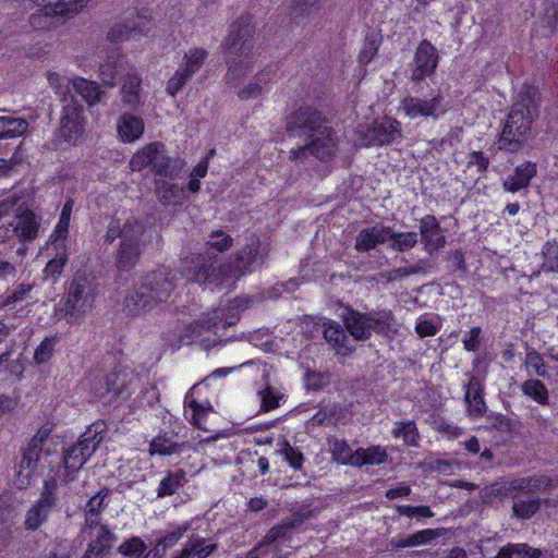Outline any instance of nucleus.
I'll return each instance as SVG.
<instances>
[{
	"instance_id": "obj_1",
	"label": "nucleus",
	"mask_w": 558,
	"mask_h": 558,
	"mask_svg": "<svg viewBox=\"0 0 558 558\" xmlns=\"http://www.w3.org/2000/svg\"><path fill=\"white\" fill-rule=\"evenodd\" d=\"M228 246H206L204 252L192 253L183 258L189 272H193L199 282L223 283L225 280L238 279L262 265L263 256L258 246H243L231 260L222 263L225 248Z\"/></svg>"
},
{
	"instance_id": "obj_2",
	"label": "nucleus",
	"mask_w": 558,
	"mask_h": 558,
	"mask_svg": "<svg viewBox=\"0 0 558 558\" xmlns=\"http://www.w3.org/2000/svg\"><path fill=\"white\" fill-rule=\"evenodd\" d=\"M174 276L167 268H159L145 276L140 286L124 298L122 311L126 316H140L166 302L174 289Z\"/></svg>"
},
{
	"instance_id": "obj_3",
	"label": "nucleus",
	"mask_w": 558,
	"mask_h": 558,
	"mask_svg": "<svg viewBox=\"0 0 558 558\" xmlns=\"http://www.w3.org/2000/svg\"><path fill=\"white\" fill-rule=\"evenodd\" d=\"M299 118L306 143L302 148L292 149L291 157L298 159L304 151H308L320 160H329L335 157L338 151L339 140L328 121L319 112L312 109L301 110Z\"/></svg>"
},
{
	"instance_id": "obj_4",
	"label": "nucleus",
	"mask_w": 558,
	"mask_h": 558,
	"mask_svg": "<svg viewBox=\"0 0 558 558\" xmlns=\"http://www.w3.org/2000/svg\"><path fill=\"white\" fill-rule=\"evenodd\" d=\"M254 25L251 17H241L233 23L230 27L229 35L226 39L228 83L236 85L239 78L253 69L254 57L253 50V35Z\"/></svg>"
},
{
	"instance_id": "obj_5",
	"label": "nucleus",
	"mask_w": 558,
	"mask_h": 558,
	"mask_svg": "<svg viewBox=\"0 0 558 558\" xmlns=\"http://www.w3.org/2000/svg\"><path fill=\"white\" fill-rule=\"evenodd\" d=\"M536 101L531 99L527 104L522 99L513 106L497 142L498 148L510 153L521 149L525 135L530 131L532 121L536 116Z\"/></svg>"
},
{
	"instance_id": "obj_6",
	"label": "nucleus",
	"mask_w": 558,
	"mask_h": 558,
	"mask_svg": "<svg viewBox=\"0 0 558 558\" xmlns=\"http://www.w3.org/2000/svg\"><path fill=\"white\" fill-rule=\"evenodd\" d=\"M107 425L104 421H96L87 427L76 444L71 446L63 456L64 478L72 481L74 474L81 470L85 462L94 454L105 438Z\"/></svg>"
},
{
	"instance_id": "obj_7",
	"label": "nucleus",
	"mask_w": 558,
	"mask_h": 558,
	"mask_svg": "<svg viewBox=\"0 0 558 558\" xmlns=\"http://www.w3.org/2000/svg\"><path fill=\"white\" fill-rule=\"evenodd\" d=\"M343 322L350 335L359 341L371 338L373 331L381 335L397 331L396 319L390 310L369 313L350 310L343 316Z\"/></svg>"
},
{
	"instance_id": "obj_8",
	"label": "nucleus",
	"mask_w": 558,
	"mask_h": 558,
	"mask_svg": "<svg viewBox=\"0 0 558 558\" xmlns=\"http://www.w3.org/2000/svg\"><path fill=\"white\" fill-rule=\"evenodd\" d=\"M229 307L215 308L204 314L199 319L194 320L185 327L184 332L180 337L181 342L183 344L198 342L204 349L208 350L216 344L217 339L204 337L205 332H209L219 326L226 328L235 324L238 318L235 314L229 316Z\"/></svg>"
},
{
	"instance_id": "obj_9",
	"label": "nucleus",
	"mask_w": 558,
	"mask_h": 558,
	"mask_svg": "<svg viewBox=\"0 0 558 558\" xmlns=\"http://www.w3.org/2000/svg\"><path fill=\"white\" fill-rule=\"evenodd\" d=\"M94 302V289L89 279L75 276L68 287L61 312L69 323H78L92 310Z\"/></svg>"
},
{
	"instance_id": "obj_10",
	"label": "nucleus",
	"mask_w": 558,
	"mask_h": 558,
	"mask_svg": "<svg viewBox=\"0 0 558 558\" xmlns=\"http://www.w3.org/2000/svg\"><path fill=\"white\" fill-rule=\"evenodd\" d=\"M399 109L412 120L417 118L436 120L448 111L449 105L444 95L437 93L429 99L407 96L400 101Z\"/></svg>"
},
{
	"instance_id": "obj_11",
	"label": "nucleus",
	"mask_w": 558,
	"mask_h": 558,
	"mask_svg": "<svg viewBox=\"0 0 558 558\" xmlns=\"http://www.w3.org/2000/svg\"><path fill=\"white\" fill-rule=\"evenodd\" d=\"M129 374L125 372H111L99 378H96L90 387L95 399L104 404L114 402L122 395H130L126 388Z\"/></svg>"
},
{
	"instance_id": "obj_12",
	"label": "nucleus",
	"mask_w": 558,
	"mask_h": 558,
	"mask_svg": "<svg viewBox=\"0 0 558 558\" xmlns=\"http://www.w3.org/2000/svg\"><path fill=\"white\" fill-rule=\"evenodd\" d=\"M402 136L401 123L392 118L384 117L373 123L372 130L362 138L363 145L388 144Z\"/></svg>"
},
{
	"instance_id": "obj_13",
	"label": "nucleus",
	"mask_w": 558,
	"mask_h": 558,
	"mask_svg": "<svg viewBox=\"0 0 558 558\" xmlns=\"http://www.w3.org/2000/svg\"><path fill=\"white\" fill-rule=\"evenodd\" d=\"M413 62L411 80L420 82L435 72L438 64L437 49L430 43L422 41L415 51Z\"/></svg>"
},
{
	"instance_id": "obj_14",
	"label": "nucleus",
	"mask_w": 558,
	"mask_h": 558,
	"mask_svg": "<svg viewBox=\"0 0 558 558\" xmlns=\"http://www.w3.org/2000/svg\"><path fill=\"white\" fill-rule=\"evenodd\" d=\"M56 505V496L46 485L40 498L28 509L24 525L26 530H38L49 518Z\"/></svg>"
},
{
	"instance_id": "obj_15",
	"label": "nucleus",
	"mask_w": 558,
	"mask_h": 558,
	"mask_svg": "<svg viewBox=\"0 0 558 558\" xmlns=\"http://www.w3.org/2000/svg\"><path fill=\"white\" fill-rule=\"evenodd\" d=\"M90 0H32L46 17H72Z\"/></svg>"
},
{
	"instance_id": "obj_16",
	"label": "nucleus",
	"mask_w": 558,
	"mask_h": 558,
	"mask_svg": "<svg viewBox=\"0 0 558 558\" xmlns=\"http://www.w3.org/2000/svg\"><path fill=\"white\" fill-rule=\"evenodd\" d=\"M60 132L65 141H76L84 132L83 107L80 105H66L60 121Z\"/></svg>"
},
{
	"instance_id": "obj_17",
	"label": "nucleus",
	"mask_w": 558,
	"mask_h": 558,
	"mask_svg": "<svg viewBox=\"0 0 558 558\" xmlns=\"http://www.w3.org/2000/svg\"><path fill=\"white\" fill-rule=\"evenodd\" d=\"M150 32L148 22L141 16L128 23H119L110 28L108 38L111 41L136 39L147 36Z\"/></svg>"
},
{
	"instance_id": "obj_18",
	"label": "nucleus",
	"mask_w": 558,
	"mask_h": 558,
	"mask_svg": "<svg viewBox=\"0 0 558 558\" xmlns=\"http://www.w3.org/2000/svg\"><path fill=\"white\" fill-rule=\"evenodd\" d=\"M144 130V120L133 113H122L117 120L118 137L123 143H134L138 141Z\"/></svg>"
},
{
	"instance_id": "obj_19",
	"label": "nucleus",
	"mask_w": 558,
	"mask_h": 558,
	"mask_svg": "<svg viewBox=\"0 0 558 558\" xmlns=\"http://www.w3.org/2000/svg\"><path fill=\"white\" fill-rule=\"evenodd\" d=\"M163 151V144L153 142L138 149L130 159L129 166L132 171H142L147 167H151L155 172V165L159 161Z\"/></svg>"
},
{
	"instance_id": "obj_20",
	"label": "nucleus",
	"mask_w": 558,
	"mask_h": 558,
	"mask_svg": "<svg viewBox=\"0 0 558 558\" xmlns=\"http://www.w3.org/2000/svg\"><path fill=\"white\" fill-rule=\"evenodd\" d=\"M11 227L14 239L20 242L34 241L39 229L36 216L29 210L21 211L11 222Z\"/></svg>"
},
{
	"instance_id": "obj_21",
	"label": "nucleus",
	"mask_w": 558,
	"mask_h": 558,
	"mask_svg": "<svg viewBox=\"0 0 558 558\" xmlns=\"http://www.w3.org/2000/svg\"><path fill=\"white\" fill-rule=\"evenodd\" d=\"M324 337L340 355H349L354 350L352 341L345 330L336 322L324 324Z\"/></svg>"
},
{
	"instance_id": "obj_22",
	"label": "nucleus",
	"mask_w": 558,
	"mask_h": 558,
	"mask_svg": "<svg viewBox=\"0 0 558 558\" xmlns=\"http://www.w3.org/2000/svg\"><path fill=\"white\" fill-rule=\"evenodd\" d=\"M44 447L28 441L26 448L23 450L22 460L19 465V478L21 486L28 483L32 474L37 469Z\"/></svg>"
},
{
	"instance_id": "obj_23",
	"label": "nucleus",
	"mask_w": 558,
	"mask_h": 558,
	"mask_svg": "<svg viewBox=\"0 0 558 558\" xmlns=\"http://www.w3.org/2000/svg\"><path fill=\"white\" fill-rule=\"evenodd\" d=\"M124 56L119 50L107 53L105 60L99 64V78L105 86L113 87L117 76L124 65Z\"/></svg>"
},
{
	"instance_id": "obj_24",
	"label": "nucleus",
	"mask_w": 558,
	"mask_h": 558,
	"mask_svg": "<svg viewBox=\"0 0 558 558\" xmlns=\"http://www.w3.org/2000/svg\"><path fill=\"white\" fill-rule=\"evenodd\" d=\"M536 165L531 161H525L514 169L512 175L504 180L502 187L507 192L515 193L526 187L536 175Z\"/></svg>"
},
{
	"instance_id": "obj_25",
	"label": "nucleus",
	"mask_w": 558,
	"mask_h": 558,
	"mask_svg": "<svg viewBox=\"0 0 558 558\" xmlns=\"http://www.w3.org/2000/svg\"><path fill=\"white\" fill-rule=\"evenodd\" d=\"M216 548L217 544L214 541L198 534H192L177 558H206Z\"/></svg>"
},
{
	"instance_id": "obj_26",
	"label": "nucleus",
	"mask_w": 558,
	"mask_h": 558,
	"mask_svg": "<svg viewBox=\"0 0 558 558\" xmlns=\"http://www.w3.org/2000/svg\"><path fill=\"white\" fill-rule=\"evenodd\" d=\"M114 541V534L107 526L97 527L83 558H105Z\"/></svg>"
},
{
	"instance_id": "obj_27",
	"label": "nucleus",
	"mask_w": 558,
	"mask_h": 558,
	"mask_svg": "<svg viewBox=\"0 0 558 558\" xmlns=\"http://www.w3.org/2000/svg\"><path fill=\"white\" fill-rule=\"evenodd\" d=\"M465 401L470 415L478 417L485 413L486 404L483 398V385L477 376L470 377L466 385Z\"/></svg>"
},
{
	"instance_id": "obj_28",
	"label": "nucleus",
	"mask_w": 558,
	"mask_h": 558,
	"mask_svg": "<svg viewBox=\"0 0 558 558\" xmlns=\"http://www.w3.org/2000/svg\"><path fill=\"white\" fill-rule=\"evenodd\" d=\"M270 81V71H259L247 83L239 87L238 97L241 100L255 99L262 95L264 89L269 85Z\"/></svg>"
},
{
	"instance_id": "obj_29",
	"label": "nucleus",
	"mask_w": 558,
	"mask_h": 558,
	"mask_svg": "<svg viewBox=\"0 0 558 558\" xmlns=\"http://www.w3.org/2000/svg\"><path fill=\"white\" fill-rule=\"evenodd\" d=\"M387 451L381 446L359 448L355 450L353 466L361 468L363 465H378L384 463L387 460Z\"/></svg>"
},
{
	"instance_id": "obj_30",
	"label": "nucleus",
	"mask_w": 558,
	"mask_h": 558,
	"mask_svg": "<svg viewBox=\"0 0 558 558\" xmlns=\"http://www.w3.org/2000/svg\"><path fill=\"white\" fill-rule=\"evenodd\" d=\"M72 88L80 94L89 106H94L100 101L104 94L98 83L78 76L72 78Z\"/></svg>"
},
{
	"instance_id": "obj_31",
	"label": "nucleus",
	"mask_w": 558,
	"mask_h": 558,
	"mask_svg": "<svg viewBox=\"0 0 558 558\" xmlns=\"http://www.w3.org/2000/svg\"><path fill=\"white\" fill-rule=\"evenodd\" d=\"M156 190L159 199L166 205H182L185 199L184 189L177 183L158 180L156 181Z\"/></svg>"
},
{
	"instance_id": "obj_32",
	"label": "nucleus",
	"mask_w": 558,
	"mask_h": 558,
	"mask_svg": "<svg viewBox=\"0 0 558 558\" xmlns=\"http://www.w3.org/2000/svg\"><path fill=\"white\" fill-rule=\"evenodd\" d=\"M440 536L439 530H423L407 537H393L390 545L395 548L414 547L426 544Z\"/></svg>"
},
{
	"instance_id": "obj_33",
	"label": "nucleus",
	"mask_w": 558,
	"mask_h": 558,
	"mask_svg": "<svg viewBox=\"0 0 558 558\" xmlns=\"http://www.w3.org/2000/svg\"><path fill=\"white\" fill-rule=\"evenodd\" d=\"M141 84L142 78L137 73L128 74L123 82L121 88L122 100L131 108H135L140 105Z\"/></svg>"
},
{
	"instance_id": "obj_34",
	"label": "nucleus",
	"mask_w": 558,
	"mask_h": 558,
	"mask_svg": "<svg viewBox=\"0 0 558 558\" xmlns=\"http://www.w3.org/2000/svg\"><path fill=\"white\" fill-rule=\"evenodd\" d=\"M391 240H395L393 232L377 225L362 230L356 239V244H384Z\"/></svg>"
},
{
	"instance_id": "obj_35",
	"label": "nucleus",
	"mask_w": 558,
	"mask_h": 558,
	"mask_svg": "<svg viewBox=\"0 0 558 558\" xmlns=\"http://www.w3.org/2000/svg\"><path fill=\"white\" fill-rule=\"evenodd\" d=\"M420 230L422 240L425 241L426 244H442L445 242L444 232L434 216L427 215L422 218Z\"/></svg>"
},
{
	"instance_id": "obj_36",
	"label": "nucleus",
	"mask_w": 558,
	"mask_h": 558,
	"mask_svg": "<svg viewBox=\"0 0 558 558\" xmlns=\"http://www.w3.org/2000/svg\"><path fill=\"white\" fill-rule=\"evenodd\" d=\"M329 451L332 459L341 464H349L353 466L355 460V451H352L349 444L338 437L328 438Z\"/></svg>"
},
{
	"instance_id": "obj_37",
	"label": "nucleus",
	"mask_w": 558,
	"mask_h": 558,
	"mask_svg": "<svg viewBox=\"0 0 558 558\" xmlns=\"http://www.w3.org/2000/svg\"><path fill=\"white\" fill-rule=\"evenodd\" d=\"M207 56L208 52L204 48H190L184 53L180 68L192 77L203 66Z\"/></svg>"
},
{
	"instance_id": "obj_38",
	"label": "nucleus",
	"mask_w": 558,
	"mask_h": 558,
	"mask_svg": "<svg viewBox=\"0 0 558 558\" xmlns=\"http://www.w3.org/2000/svg\"><path fill=\"white\" fill-rule=\"evenodd\" d=\"M141 256L138 246H119L116 252V267L119 272L130 271Z\"/></svg>"
},
{
	"instance_id": "obj_39",
	"label": "nucleus",
	"mask_w": 558,
	"mask_h": 558,
	"mask_svg": "<svg viewBox=\"0 0 558 558\" xmlns=\"http://www.w3.org/2000/svg\"><path fill=\"white\" fill-rule=\"evenodd\" d=\"M185 161L180 158H171L162 151L159 161L155 165V174L175 179L185 167Z\"/></svg>"
},
{
	"instance_id": "obj_40",
	"label": "nucleus",
	"mask_w": 558,
	"mask_h": 558,
	"mask_svg": "<svg viewBox=\"0 0 558 558\" xmlns=\"http://www.w3.org/2000/svg\"><path fill=\"white\" fill-rule=\"evenodd\" d=\"M184 481L185 472L183 470L168 472L167 475L160 481L159 487L157 489V496L159 498H163L166 496L175 494L177 490L183 486Z\"/></svg>"
},
{
	"instance_id": "obj_41",
	"label": "nucleus",
	"mask_w": 558,
	"mask_h": 558,
	"mask_svg": "<svg viewBox=\"0 0 558 558\" xmlns=\"http://www.w3.org/2000/svg\"><path fill=\"white\" fill-rule=\"evenodd\" d=\"M1 138H13L23 135L28 129V122L17 117H0Z\"/></svg>"
},
{
	"instance_id": "obj_42",
	"label": "nucleus",
	"mask_w": 558,
	"mask_h": 558,
	"mask_svg": "<svg viewBox=\"0 0 558 558\" xmlns=\"http://www.w3.org/2000/svg\"><path fill=\"white\" fill-rule=\"evenodd\" d=\"M496 558H542V550L526 544H509L500 549Z\"/></svg>"
},
{
	"instance_id": "obj_43",
	"label": "nucleus",
	"mask_w": 558,
	"mask_h": 558,
	"mask_svg": "<svg viewBox=\"0 0 558 558\" xmlns=\"http://www.w3.org/2000/svg\"><path fill=\"white\" fill-rule=\"evenodd\" d=\"M522 392L542 405L548 404L549 396L546 386L536 379H527L521 386Z\"/></svg>"
},
{
	"instance_id": "obj_44",
	"label": "nucleus",
	"mask_w": 558,
	"mask_h": 558,
	"mask_svg": "<svg viewBox=\"0 0 558 558\" xmlns=\"http://www.w3.org/2000/svg\"><path fill=\"white\" fill-rule=\"evenodd\" d=\"M257 395L260 399V411L263 412H269L279 408L280 401L284 397L282 392L268 384L265 388L259 389Z\"/></svg>"
},
{
	"instance_id": "obj_45",
	"label": "nucleus",
	"mask_w": 558,
	"mask_h": 558,
	"mask_svg": "<svg viewBox=\"0 0 558 558\" xmlns=\"http://www.w3.org/2000/svg\"><path fill=\"white\" fill-rule=\"evenodd\" d=\"M191 530V523L171 524L158 539L167 549L173 547Z\"/></svg>"
},
{
	"instance_id": "obj_46",
	"label": "nucleus",
	"mask_w": 558,
	"mask_h": 558,
	"mask_svg": "<svg viewBox=\"0 0 558 558\" xmlns=\"http://www.w3.org/2000/svg\"><path fill=\"white\" fill-rule=\"evenodd\" d=\"M392 435L396 438H402L404 444L409 446H416L418 439V430L414 422H400L396 424L392 429Z\"/></svg>"
},
{
	"instance_id": "obj_47",
	"label": "nucleus",
	"mask_w": 558,
	"mask_h": 558,
	"mask_svg": "<svg viewBox=\"0 0 558 558\" xmlns=\"http://www.w3.org/2000/svg\"><path fill=\"white\" fill-rule=\"evenodd\" d=\"M183 444L171 441L166 436L155 437L149 445L150 454L170 456L180 451Z\"/></svg>"
},
{
	"instance_id": "obj_48",
	"label": "nucleus",
	"mask_w": 558,
	"mask_h": 558,
	"mask_svg": "<svg viewBox=\"0 0 558 558\" xmlns=\"http://www.w3.org/2000/svg\"><path fill=\"white\" fill-rule=\"evenodd\" d=\"M66 262L68 254L65 253V251L63 250L61 252H58L56 256L47 263L44 269L45 278H51L53 281H56L62 272Z\"/></svg>"
},
{
	"instance_id": "obj_49",
	"label": "nucleus",
	"mask_w": 558,
	"mask_h": 558,
	"mask_svg": "<svg viewBox=\"0 0 558 558\" xmlns=\"http://www.w3.org/2000/svg\"><path fill=\"white\" fill-rule=\"evenodd\" d=\"M145 550L146 545L140 537H132L119 546V553L130 558H143Z\"/></svg>"
},
{
	"instance_id": "obj_50",
	"label": "nucleus",
	"mask_w": 558,
	"mask_h": 558,
	"mask_svg": "<svg viewBox=\"0 0 558 558\" xmlns=\"http://www.w3.org/2000/svg\"><path fill=\"white\" fill-rule=\"evenodd\" d=\"M541 507V500L538 498L521 500L518 499L513 502L514 514L522 519H530L533 517Z\"/></svg>"
},
{
	"instance_id": "obj_51",
	"label": "nucleus",
	"mask_w": 558,
	"mask_h": 558,
	"mask_svg": "<svg viewBox=\"0 0 558 558\" xmlns=\"http://www.w3.org/2000/svg\"><path fill=\"white\" fill-rule=\"evenodd\" d=\"M189 408L192 410V424L199 429L208 430L204 426V420L208 412L213 411V408L209 403L201 404L195 400H191L189 402Z\"/></svg>"
},
{
	"instance_id": "obj_52",
	"label": "nucleus",
	"mask_w": 558,
	"mask_h": 558,
	"mask_svg": "<svg viewBox=\"0 0 558 558\" xmlns=\"http://www.w3.org/2000/svg\"><path fill=\"white\" fill-rule=\"evenodd\" d=\"M48 82L54 93L62 97H65L72 87V80L54 72L48 74Z\"/></svg>"
},
{
	"instance_id": "obj_53",
	"label": "nucleus",
	"mask_w": 558,
	"mask_h": 558,
	"mask_svg": "<svg viewBox=\"0 0 558 558\" xmlns=\"http://www.w3.org/2000/svg\"><path fill=\"white\" fill-rule=\"evenodd\" d=\"M143 233L142 226L134 219H128L123 226H121L120 235L121 244H126L138 239Z\"/></svg>"
},
{
	"instance_id": "obj_54",
	"label": "nucleus",
	"mask_w": 558,
	"mask_h": 558,
	"mask_svg": "<svg viewBox=\"0 0 558 558\" xmlns=\"http://www.w3.org/2000/svg\"><path fill=\"white\" fill-rule=\"evenodd\" d=\"M551 487H555V484L553 483V480L547 476L524 478L520 485V488L527 489L530 492H542Z\"/></svg>"
},
{
	"instance_id": "obj_55",
	"label": "nucleus",
	"mask_w": 558,
	"mask_h": 558,
	"mask_svg": "<svg viewBox=\"0 0 558 558\" xmlns=\"http://www.w3.org/2000/svg\"><path fill=\"white\" fill-rule=\"evenodd\" d=\"M190 78L191 76L179 66V69L167 83V93L171 96L177 95L182 90Z\"/></svg>"
},
{
	"instance_id": "obj_56",
	"label": "nucleus",
	"mask_w": 558,
	"mask_h": 558,
	"mask_svg": "<svg viewBox=\"0 0 558 558\" xmlns=\"http://www.w3.org/2000/svg\"><path fill=\"white\" fill-rule=\"evenodd\" d=\"M54 338H46L41 341V343L37 347L34 354V360L38 364H44L48 362L54 350Z\"/></svg>"
},
{
	"instance_id": "obj_57",
	"label": "nucleus",
	"mask_w": 558,
	"mask_h": 558,
	"mask_svg": "<svg viewBox=\"0 0 558 558\" xmlns=\"http://www.w3.org/2000/svg\"><path fill=\"white\" fill-rule=\"evenodd\" d=\"M32 290L31 284L21 283L14 290L10 291L0 303V306L8 307L13 306L16 302L26 299V295Z\"/></svg>"
},
{
	"instance_id": "obj_58",
	"label": "nucleus",
	"mask_w": 558,
	"mask_h": 558,
	"mask_svg": "<svg viewBox=\"0 0 558 558\" xmlns=\"http://www.w3.org/2000/svg\"><path fill=\"white\" fill-rule=\"evenodd\" d=\"M292 527L283 519L279 524L275 525L267 532L265 536V542L274 543L277 542L278 539L288 538L292 534Z\"/></svg>"
},
{
	"instance_id": "obj_59",
	"label": "nucleus",
	"mask_w": 558,
	"mask_h": 558,
	"mask_svg": "<svg viewBox=\"0 0 558 558\" xmlns=\"http://www.w3.org/2000/svg\"><path fill=\"white\" fill-rule=\"evenodd\" d=\"M396 510L399 514L408 518H432L434 513L427 506H397Z\"/></svg>"
},
{
	"instance_id": "obj_60",
	"label": "nucleus",
	"mask_w": 558,
	"mask_h": 558,
	"mask_svg": "<svg viewBox=\"0 0 558 558\" xmlns=\"http://www.w3.org/2000/svg\"><path fill=\"white\" fill-rule=\"evenodd\" d=\"M525 364L529 368H532L538 377L544 378L548 375L544 360L536 351H531L526 354Z\"/></svg>"
},
{
	"instance_id": "obj_61",
	"label": "nucleus",
	"mask_w": 558,
	"mask_h": 558,
	"mask_svg": "<svg viewBox=\"0 0 558 558\" xmlns=\"http://www.w3.org/2000/svg\"><path fill=\"white\" fill-rule=\"evenodd\" d=\"M544 262L542 269L545 272L557 271L558 272V246H545L543 252Z\"/></svg>"
},
{
	"instance_id": "obj_62",
	"label": "nucleus",
	"mask_w": 558,
	"mask_h": 558,
	"mask_svg": "<svg viewBox=\"0 0 558 558\" xmlns=\"http://www.w3.org/2000/svg\"><path fill=\"white\" fill-rule=\"evenodd\" d=\"M282 452L284 454V459L292 468L296 470L302 468L304 457L298 448L292 447L288 441H286Z\"/></svg>"
},
{
	"instance_id": "obj_63",
	"label": "nucleus",
	"mask_w": 558,
	"mask_h": 558,
	"mask_svg": "<svg viewBox=\"0 0 558 558\" xmlns=\"http://www.w3.org/2000/svg\"><path fill=\"white\" fill-rule=\"evenodd\" d=\"M313 517H314V511L311 510L308 507H303L299 511L293 512L289 518H286L284 520L288 522V524L294 531L298 527H300L304 522L312 519Z\"/></svg>"
},
{
	"instance_id": "obj_64",
	"label": "nucleus",
	"mask_w": 558,
	"mask_h": 558,
	"mask_svg": "<svg viewBox=\"0 0 558 558\" xmlns=\"http://www.w3.org/2000/svg\"><path fill=\"white\" fill-rule=\"evenodd\" d=\"M378 43L375 39L366 40L360 51L359 61L362 64H368L378 51Z\"/></svg>"
}]
</instances>
